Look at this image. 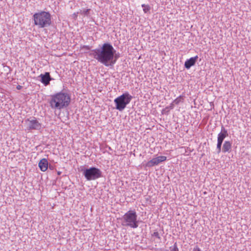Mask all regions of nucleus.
I'll return each instance as SVG.
<instances>
[{
    "label": "nucleus",
    "mask_w": 251,
    "mask_h": 251,
    "mask_svg": "<svg viewBox=\"0 0 251 251\" xmlns=\"http://www.w3.org/2000/svg\"><path fill=\"white\" fill-rule=\"evenodd\" d=\"M174 108V103L173 102L170 104V105L167 107H166L165 109H167L168 110L173 109Z\"/></svg>",
    "instance_id": "a211bd4d"
},
{
    "label": "nucleus",
    "mask_w": 251,
    "mask_h": 251,
    "mask_svg": "<svg viewBox=\"0 0 251 251\" xmlns=\"http://www.w3.org/2000/svg\"><path fill=\"white\" fill-rule=\"evenodd\" d=\"M50 169H52V167H51L50 166Z\"/></svg>",
    "instance_id": "b1692460"
},
{
    "label": "nucleus",
    "mask_w": 251,
    "mask_h": 251,
    "mask_svg": "<svg viewBox=\"0 0 251 251\" xmlns=\"http://www.w3.org/2000/svg\"><path fill=\"white\" fill-rule=\"evenodd\" d=\"M39 77L41 78L40 81L45 86L48 85L50 81L52 79L49 72H46L44 74H41Z\"/></svg>",
    "instance_id": "1a4fd4ad"
},
{
    "label": "nucleus",
    "mask_w": 251,
    "mask_h": 251,
    "mask_svg": "<svg viewBox=\"0 0 251 251\" xmlns=\"http://www.w3.org/2000/svg\"><path fill=\"white\" fill-rule=\"evenodd\" d=\"M160 163L157 157H155L149 161L146 164V167H152L154 166L158 165Z\"/></svg>",
    "instance_id": "ddd939ff"
},
{
    "label": "nucleus",
    "mask_w": 251,
    "mask_h": 251,
    "mask_svg": "<svg viewBox=\"0 0 251 251\" xmlns=\"http://www.w3.org/2000/svg\"><path fill=\"white\" fill-rule=\"evenodd\" d=\"M157 157L158 158L160 163L164 162V161H166L167 159L166 156H159Z\"/></svg>",
    "instance_id": "f3484780"
},
{
    "label": "nucleus",
    "mask_w": 251,
    "mask_h": 251,
    "mask_svg": "<svg viewBox=\"0 0 251 251\" xmlns=\"http://www.w3.org/2000/svg\"><path fill=\"white\" fill-rule=\"evenodd\" d=\"M142 7H143V11L145 13H147L150 10V7L148 5H145V4H143L142 5Z\"/></svg>",
    "instance_id": "dca6fc26"
},
{
    "label": "nucleus",
    "mask_w": 251,
    "mask_h": 251,
    "mask_svg": "<svg viewBox=\"0 0 251 251\" xmlns=\"http://www.w3.org/2000/svg\"><path fill=\"white\" fill-rule=\"evenodd\" d=\"M122 225L125 226H129L136 228L138 226L137 215L135 210H129L121 218Z\"/></svg>",
    "instance_id": "20e7f679"
},
{
    "label": "nucleus",
    "mask_w": 251,
    "mask_h": 251,
    "mask_svg": "<svg viewBox=\"0 0 251 251\" xmlns=\"http://www.w3.org/2000/svg\"><path fill=\"white\" fill-rule=\"evenodd\" d=\"M90 11H91L90 9L80 10V11L79 12H78L77 13H79L82 15L89 16Z\"/></svg>",
    "instance_id": "4468645a"
},
{
    "label": "nucleus",
    "mask_w": 251,
    "mask_h": 251,
    "mask_svg": "<svg viewBox=\"0 0 251 251\" xmlns=\"http://www.w3.org/2000/svg\"><path fill=\"white\" fill-rule=\"evenodd\" d=\"M198 59V55L195 57H191L190 58L187 59L184 63V67L187 69H189L192 66L195 65L197 60Z\"/></svg>",
    "instance_id": "9d476101"
},
{
    "label": "nucleus",
    "mask_w": 251,
    "mask_h": 251,
    "mask_svg": "<svg viewBox=\"0 0 251 251\" xmlns=\"http://www.w3.org/2000/svg\"><path fill=\"white\" fill-rule=\"evenodd\" d=\"M232 148V142L226 141L224 143L222 151L224 153L230 152Z\"/></svg>",
    "instance_id": "9b49d317"
},
{
    "label": "nucleus",
    "mask_w": 251,
    "mask_h": 251,
    "mask_svg": "<svg viewBox=\"0 0 251 251\" xmlns=\"http://www.w3.org/2000/svg\"><path fill=\"white\" fill-rule=\"evenodd\" d=\"M152 236L156 237L157 238H158L159 240L161 238L158 232L157 231L153 232V233L152 234Z\"/></svg>",
    "instance_id": "6ab92c4d"
},
{
    "label": "nucleus",
    "mask_w": 251,
    "mask_h": 251,
    "mask_svg": "<svg viewBox=\"0 0 251 251\" xmlns=\"http://www.w3.org/2000/svg\"><path fill=\"white\" fill-rule=\"evenodd\" d=\"M71 102V97L67 93L60 92L51 96L50 104L51 108L59 109L66 108Z\"/></svg>",
    "instance_id": "f03ea898"
},
{
    "label": "nucleus",
    "mask_w": 251,
    "mask_h": 251,
    "mask_svg": "<svg viewBox=\"0 0 251 251\" xmlns=\"http://www.w3.org/2000/svg\"><path fill=\"white\" fill-rule=\"evenodd\" d=\"M132 98V96L127 92L116 98L114 100L116 109L120 111H122L130 103Z\"/></svg>",
    "instance_id": "423d86ee"
},
{
    "label": "nucleus",
    "mask_w": 251,
    "mask_h": 251,
    "mask_svg": "<svg viewBox=\"0 0 251 251\" xmlns=\"http://www.w3.org/2000/svg\"><path fill=\"white\" fill-rule=\"evenodd\" d=\"M228 136L227 130L222 125L221 131L218 134L217 137V152L219 153L221 151L222 143L226 137Z\"/></svg>",
    "instance_id": "0eeeda50"
},
{
    "label": "nucleus",
    "mask_w": 251,
    "mask_h": 251,
    "mask_svg": "<svg viewBox=\"0 0 251 251\" xmlns=\"http://www.w3.org/2000/svg\"><path fill=\"white\" fill-rule=\"evenodd\" d=\"M16 88L18 90H20L22 89V86L21 85H18Z\"/></svg>",
    "instance_id": "4be33fe9"
},
{
    "label": "nucleus",
    "mask_w": 251,
    "mask_h": 251,
    "mask_svg": "<svg viewBox=\"0 0 251 251\" xmlns=\"http://www.w3.org/2000/svg\"><path fill=\"white\" fill-rule=\"evenodd\" d=\"M81 49L90 50L91 49V47L89 46L83 45L82 47H81Z\"/></svg>",
    "instance_id": "412c9836"
},
{
    "label": "nucleus",
    "mask_w": 251,
    "mask_h": 251,
    "mask_svg": "<svg viewBox=\"0 0 251 251\" xmlns=\"http://www.w3.org/2000/svg\"><path fill=\"white\" fill-rule=\"evenodd\" d=\"M34 24L39 28L49 26L51 23V15L49 12L41 11L33 15Z\"/></svg>",
    "instance_id": "7ed1b4c3"
},
{
    "label": "nucleus",
    "mask_w": 251,
    "mask_h": 251,
    "mask_svg": "<svg viewBox=\"0 0 251 251\" xmlns=\"http://www.w3.org/2000/svg\"><path fill=\"white\" fill-rule=\"evenodd\" d=\"M171 251H178V249L177 247L176 243H175L173 249L171 250Z\"/></svg>",
    "instance_id": "aec40b11"
},
{
    "label": "nucleus",
    "mask_w": 251,
    "mask_h": 251,
    "mask_svg": "<svg viewBox=\"0 0 251 251\" xmlns=\"http://www.w3.org/2000/svg\"><path fill=\"white\" fill-rule=\"evenodd\" d=\"M183 96H179L173 102L175 104H178L180 102H182L184 100Z\"/></svg>",
    "instance_id": "2eb2a0df"
},
{
    "label": "nucleus",
    "mask_w": 251,
    "mask_h": 251,
    "mask_svg": "<svg viewBox=\"0 0 251 251\" xmlns=\"http://www.w3.org/2000/svg\"><path fill=\"white\" fill-rule=\"evenodd\" d=\"M196 251H201V250L200 248H197L195 250Z\"/></svg>",
    "instance_id": "5701e85b"
},
{
    "label": "nucleus",
    "mask_w": 251,
    "mask_h": 251,
    "mask_svg": "<svg viewBox=\"0 0 251 251\" xmlns=\"http://www.w3.org/2000/svg\"><path fill=\"white\" fill-rule=\"evenodd\" d=\"M48 161L47 159H42L38 163V166L42 172H45L48 168Z\"/></svg>",
    "instance_id": "f8f14e48"
},
{
    "label": "nucleus",
    "mask_w": 251,
    "mask_h": 251,
    "mask_svg": "<svg viewBox=\"0 0 251 251\" xmlns=\"http://www.w3.org/2000/svg\"><path fill=\"white\" fill-rule=\"evenodd\" d=\"M89 55L105 66L110 68L113 67L119 57L115 49L108 42L91 50Z\"/></svg>",
    "instance_id": "f257e3e1"
},
{
    "label": "nucleus",
    "mask_w": 251,
    "mask_h": 251,
    "mask_svg": "<svg viewBox=\"0 0 251 251\" xmlns=\"http://www.w3.org/2000/svg\"><path fill=\"white\" fill-rule=\"evenodd\" d=\"M86 180L88 181L96 180L102 176V172L100 169L95 167L89 168L83 167L80 170Z\"/></svg>",
    "instance_id": "39448f33"
},
{
    "label": "nucleus",
    "mask_w": 251,
    "mask_h": 251,
    "mask_svg": "<svg viewBox=\"0 0 251 251\" xmlns=\"http://www.w3.org/2000/svg\"><path fill=\"white\" fill-rule=\"evenodd\" d=\"M25 122L27 124V128L29 130H40L41 128V124L35 117H33L31 120L28 119Z\"/></svg>",
    "instance_id": "6e6552de"
}]
</instances>
